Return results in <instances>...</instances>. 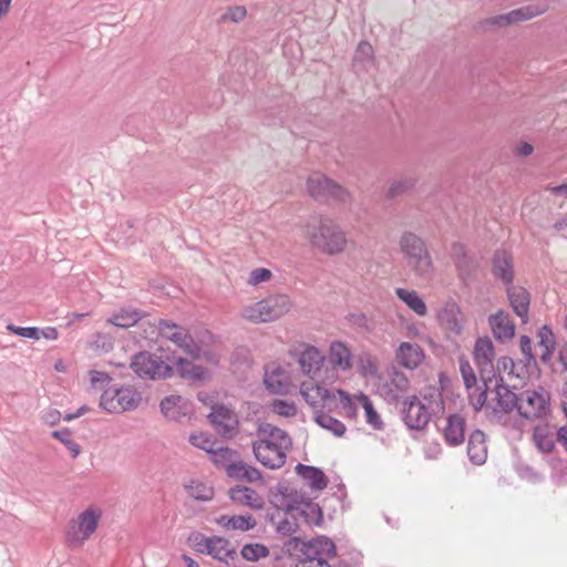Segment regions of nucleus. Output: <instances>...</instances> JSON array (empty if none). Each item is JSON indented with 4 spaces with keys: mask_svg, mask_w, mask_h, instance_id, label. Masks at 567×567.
<instances>
[{
    "mask_svg": "<svg viewBox=\"0 0 567 567\" xmlns=\"http://www.w3.org/2000/svg\"><path fill=\"white\" fill-rule=\"evenodd\" d=\"M300 235L316 251L324 256H339L349 248L347 231L328 215L316 216L300 226Z\"/></svg>",
    "mask_w": 567,
    "mask_h": 567,
    "instance_id": "obj_1",
    "label": "nucleus"
},
{
    "mask_svg": "<svg viewBox=\"0 0 567 567\" xmlns=\"http://www.w3.org/2000/svg\"><path fill=\"white\" fill-rule=\"evenodd\" d=\"M131 367L140 377L153 380L168 378L174 372L192 381H205L210 378L208 368L181 357L169 364L157 354L140 352L133 358Z\"/></svg>",
    "mask_w": 567,
    "mask_h": 567,
    "instance_id": "obj_2",
    "label": "nucleus"
},
{
    "mask_svg": "<svg viewBox=\"0 0 567 567\" xmlns=\"http://www.w3.org/2000/svg\"><path fill=\"white\" fill-rule=\"evenodd\" d=\"M256 458L271 470L285 465L287 453L292 447V440L288 433L275 425L265 423L258 429V440L254 442Z\"/></svg>",
    "mask_w": 567,
    "mask_h": 567,
    "instance_id": "obj_3",
    "label": "nucleus"
},
{
    "mask_svg": "<svg viewBox=\"0 0 567 567\" xmlns=\"http://www.w3.org/2000/svg\"><path fill=\"white\" fill-rule=\"evenodd\" d=\"M158 333L162 338L173 342L176 347L182 349L189 358L193 363L195 361H204L206 368L212 370L219 362L218 354L209 349L204 340L196 341L188 331L167 320H161L158 322Z\"/></svg>",
    "mask_w": 567,
    "mask_h": 567,
    "instance_id": "obj_4",
    "label": "nucleus"
},
{
    "mask_svg": "<svg viewBox=\"0 0 567 567\" xmlns=\"http://www.w3.org/2000/svg\"><path fill=\"white\" fill-rule=\"evenodd\" d=\"M398 245L409 272L416 280H429L434 274V264L425 241L412 231H404Z\"/></svg>",
    "mask_w": 567,
    "mask_h": 567,
    "instance_id": "obj_5",
    "label": "nucleus"
},
{
    "mask_svg": "<svg viewBox=\"0 0 567 567\" xmlns=\"http://www.w3.org/2000/svg\"><path fill=\"white\" fill-rule=\"evenodd\" d=\"M103 509L90 504L70 518L64 528V540L70 548H82L99 530Z\"/></svg>",
    "mask_w": 567,
    "mask_h": 567,
    "instance_id": "obj_6",
    "label": "nucleus"
},
{
    "mask_svg": "<svg viewBox=\"0 0 567 567\" xmlns=\"http://www.w3.org/2000/svg\"><path fill=\"white\" fill-rule=\"evenodd\" d=\"M292 301L284 293L269 295L266 298L248 303L240 310V318L251 323H269L288 315Z\"/></svg>",
    "mask_w": 567,
    "mask_h": 567,
    "instance_id": "obj_7",
    "label": "nucleus"
},
{
    "mask_svg": "<svg viewBox=\"0 0 567 567\" xmlns=\"http://www.w3.org/2000/svg\"><path fill=\"white\" fill-rule=\"evenodd\" d=\"M307 193L318 202L347 203L350 199L349 192L320 173H312L306 182Z\"/></svg>",
    "mask_w": 567,
    "mask_h": 567,
    "instance_id": "obj_8",
    "label": "nucleus"
},
{
    "mask_svg": "<svg viewBox=\"0 0 567 567\" xmlns=\"http://www.w3.org/2000/svg\"><path fill=\"white\" fill-rule=\"evenodd\" d=\"M141 401V393L131 385L110 388L102 393L100 406L110 413H123L135 410Z\"/></svg>",
    "mask_w": 567,
    "mask_h": 567,
    "instance_id": "obj_9",
    "label": "nucleus"
},
{
    "mask_svg": "<svg viewBox=\"0 0 567 567\" xmlns=\"http://www.w3.org/2000/svg\"><path fill=\"white\" fill-rule=\"evenodd\" d=\"M290 354L296 359L302 374L312 380L321 375L326 365V354L321 349L302 342L290 350Z\"/></svg>",
    "mask_w": 567,
    "mask_h": 567,
    "instance_id": "obj_10",
    "label": "nucleus"
},
{
    "mask_svg": "<svg viewBox=\"0 0 567 567\" xmlns=\"http://www.w3.org/2000/svg\"><path fill=\"white\" fill-rule=\"evenodd\" d=\"M548 9L546 3H537V4H528L511 12L494 16L485 19L482 22V28L484 30H496L501 28H505L512 24H516L519 22L528 21L533 18H536L543 13H545Z\"/></svg>",
    "mask_w": 567,
    "mask_h": 567,
    "instance_id": "obj_11",
    "label": "nucleus"
},
{
    "mask_svg": "<svg viewBox=\"0 0 567 567\" xmlns=\"http://www.w3.org/2000/svg\"><path fill=\"white\" fill-rule=\"evenodd\" d=\"M326 373L327 379L338 373H348L354 367V355L351 347L341 340H333L329 343L328 352L326 354Z\"/></svg>",
    "mask_w": 567,
    "mask_h": 567,
    "instance_id": "obj_12",
    "label": "nucleus"
},
{
    "mask_svg": "<svg viewBox=\"0 0 567 567\" xmlns=\"http://www.w3.org/2000/svg\"><path fill=\"white\" fill-rule=\"evenodd\" d=\"M299 392L306 403L313 410L316 415L324 410H331L333 390L318 383L315 379L303 381L300 384Z\"/></svg>",
    "mask_w": 567,
    "mask_h": 567,
    "instance_id": "obj_13",
    "label": "nucleus"
},
{
    "mask_svg": "<svg viewBox=\"0 0 567 567\" xmlns=\"http://www.w3.org/2000/svg\"><path fill=\"white\" fill-rule=\"evenodd\" d=\"M549 408V395L546 391L526 390L518 395V413L525 419L544 416Z\"/></svg>",
    "mask_w": 567,
    "mask_h": 567,
    "instance_id": "obj_14",
    "label": "nucleus"
},
{
    "mask_svg": "<svg viewBox=\"0 0 567 567\" xmlns=\"http://www.w3.org/2000/svg\"><path fill=\"white\" fill-rule=\"evenodd\" d=\"M437 323L447 339L460 337L464 329V315L455 302H446L436 315Z\"/></svg>",
    "mask_w": 567,
    "mask_h": 567,
    "instance_id": "obj_15",
    "label": "nucleus"
},
{
    "mask_svg": "<svg viewBox=\"0 0 567 567\" xmlns=\"http://www.w3.org/2000/svg\"><path fill=\"white\" fill-rule=\"evenodd\" d=\"M395 362L406 370H416L426 360L424 348L414 341H401L394 350Z\"/></svg>",
    "mask_w": 567,
    "mask_h": 567,
    "instance_id": "obj_16",
    "label": "nucleus"
},
{
    "mask_svg": "<svg viewBox=\"0 0 567 567\" xmlns=\"http://www.w3.org/2000/svg\"><path fill=\"white\" fill-rule=\"evenodd\" d=\"M208 419L215 431L220 435L231 437L237 433L238 416L226 405H214Z\"/></svg>",
    "mask_w": 567,
    "mask_h": 567,
    "instance_id": "obj_17",
    "label": "nucleus"
},
{
    "mask_svg": "<svg viewBox=\"0 0 567 567\" xmlns=\"http://www.w3.org/2000/svg\"><path fill=\"white\" fill-rule=\"evenodd\" d=\"M430 417L431 414L427 406H425L417 396L409 399L404 409V422L410 429H424L427 425Z\"/></svg>",
    "mask_w": 567,
    "mask_h": 567,
    "instance_id": "obj_18",
    "label": "nucleus"
},
{
    "mask_svg": "<svg viewBox=\"0 0 567 567\" xmlns=\"http://www.w3.org/2000/svg\"><path fill=\"white\" fill-rule=\"evenodd\" d=\"M209 543L208 556L227 566L236 561L237 550L229 539L221 536H212Z\"/></svg>",
    "mask_w": 567,
    "mask_h": 567,
    "instance_id": "obj_19",
    "label": "nucleus"
},
{
    "mask_svg": "<svg viewBox=\"0 0 567 567\" xmlns=\"http://www.w3.org/2000/svg\"><path fill=\"white\" fill-rule=\"evenodd\" d=\"M362 392L351 394L344 390H333V402L330 411L342 410L343 414L352 420L358 417V405H360V395Z\"/></svg>",
    "mask_w": 567,
    "mask_h": 567,
    "instance_id": "obj_20",
    "label": "nucleus"
},
{
    "mask_svg": "<svg viewBox=\"0 0 567 567\" xmlns=\"http://www.w3.org/2000/svg\"><path fill=\"white\" fill-rule=\"evenodd\" d=\"M228 495L234 503L254 511H260L265 506L264 497L255 489L247 486L237 485L231 487Z\"/></svg>",
    "mask_w": 567,
    "mask_h": 567,
    "instance_id": "obj_21",
    "label": "nucleus"
},
{
    "mask_svg": "<svg viewBox=\"0 0 567 567\" xmlns=\"http://www.w3.org/2000/svg\"><path fill=\"white\" fill-rule=\"evenodd\" d=\"M465 427V419L460 414H452L446 417L441 431L449 445L457 446L464 442Z\"/></svg>",
    "mask_w": 567,
    "mask_h": 567,
    "instance_id": "obj_22",
    "label": "nucleus"
},
{
    "mask_svg": "<svg viewBox=\"0 0 567 567\" xmlns=\"http://www.w3.org/2000/svg\"><path fill=\"white\" fill-rule=\"evenodd\" d=\"M492 333L496 340L507 341L515 334V326L509 316L504 311H498L488 318Z\"/></svg>",
    "mask_w": 567,
    "mask_h": 567,
    "instance_id": "obj_23",
    "label": "nucleus"
},
{
    "mask_svg": "<svg viewBox=\"0 0 567 567\" xmlns=\"http://www.w3.org/2000/svg\"><path fill=\"white\" fill-rule=\"evenodd\" d=\"M266 388L275 394H284L289 390L287 371L279 365L268 368L265 373Z\"/></svg>",
    "mask_w": 567,
    "mask_h": 567,
    "instance_id": "obj_24",
    "label": "nucleus"
},
{
    "mask_svg": "<svg viewBox=\"0 0 567 567\" xmlns=\"http://www.w3.org/2000/svg\"><path fill=\"white\" fill-rule=\"evenodd\" d=\"M557 432L554 426L547 423H539L533 432V441L537 449L544 453H550L555 447Z\"/></svg>",
    "mask_w": 567,
    "mask_h": 567,
    "instance_id": "obj_25",
    "label": "nucleus"
},
{
    "mask_svg": "<svg viewBox=\"0 0 567 567\" xmlns=\"http://www.w3.org/2000/svg\"><path fill=\"white\" fill-rule=\"evenodd\" d=\"M474 360L482 371H486L493 365L495 350L489 338H480L474 346Z\"/></svg>",
    "mask_w": 567,
    "mask_h": 567,
    "instance_id": "obj_26",
    "label": "nucleus"
},
{
    "mask_svg": "<svg viewBox=\"0 0 567 567\" xmlns=\"http://www.w3.org/2000/svg\"><path fill=\"white\" fill-rule=\"evenodd\" d=\"M467 455L473 464L482 465L487 458L486 436L482 431H474L470 435Z\"/></svg>",
    "mask_w": 567,
    "mask_h": 567,
    "instance_id": "obj_27",
    "label": "nucleus"
},
{
    "mask_svg": "<svg viewBox=\"0 0 567 567\" xmlns=\"http://www.w3.org/2000/svg\"><path fill=\"white\" fill-rule=\"evenodd\" d=\"M161 411L167 419L178 421L189 412V404L181 395H169L162 400Z\"/></svg>",
    "mask_w": 567,
    "mask_h": 567,
    "instance_id": "obj_28",
    "label": "nucleus"
},
{
    "mask_svg": "<svg viewBox=\"0 0 567 567\" xmlns=\"http://www.w3.org/2000/svg\"><path fill=\"white\" fill-rule=\"evenodd\" d=\"M507 295L514 312L526 322L530 301L528 291L523 287L512 286L507 289Z\"/></svg>",
    "mask_w": 567,
    "mask_h": 567,
    "instance_id": "obj_29",
    "label": "nucleus"
},
{
    "mask_svg": "<svg viewBox=\"0 0 567 567\" xmlns=\"http://www.w3.org/2000/svg\"><path fill=\"white\" fill-rule=\"evenodd\" d=\"M395 296L416 316L422 318L427 315L426 303L417 291L406 288H396Z\"/></svg>",
    "mask_w": 567,
    "mask_h": 567,
    "instance_id": "obj_30",
    "label": "nucleus"
},
{
    "mask_svg": "<svg viewBox=\"0 0 567 567\" xmlns=\"http://www.w3.org/2000/svg\"><path fill=\"white\" fill-rule=\"evenodd\" d=\"M493 410L495 412H511L518 409V396L508 389L506 385H497L495 390V398L493 399Z\"/></svg>",
    "mask_w": 567,
    "mask_h": 567,
    "instance_id": "obj_31",
    "label": "nucleus"
},
{
    "mask_svg": "<svg viewBox=\"0 0 567 567\" xmlns=\"http://www.w3.org/2000/svg\"><path fill=\"white\" fill-rule=\"evenodd\" d=\"M493 274L505 284H512L514 278L513 258L505 250L497 251L493 259Z\"/></svg>",
    "mask_w": 567,
    "mask_h": 567,
    "instance_id": "obj_32",
    "label": "nucleus"
},
{
    "mask_svg": "<svg viewBox=\"0 0 567 567\" xmlns=\"http://www.w3.org/2000/svg\"><path fill=\"white\" fill-rule=\"evenodd\" d=\"M296 472L313 489L321 491V489L326 488L328 485V480H327L324 473L317 467L298 464L296 466Z\"/></svg>",
    "mask_w": 567,
    "mask_h": 567,
    "instance_id": "obj_33",
    "label": "nucleus"
},
{
    "mask_svg": "<svg viewBox=\"0 0 567 567\" xmlns=\"http://www.w3.org/2000/svg\"><path fill=\"white\" fill-rule=\"evenodd\" d=\"M385 388L388 389V396L398 399L410 389V380L403 371L394 368L390 373Z\"/></svg>",
    "mask_w": 567,
    "mask_h": 567,
    "instance_id": "obj_34",
    "label": "nucleus"
},
{
    "mask_svg": "<svg viewBox=\"0 0 567 567\" xmlns=\"http://www.w3.org/2000/svg\"><path fill=\"white\" fill-rule=\"evenodd\" d=\"M143 318V313L133 308H122L106 320L107 323L118 328L135 326Z\"/></svg>",
    "mask_w": 567,
    "mask_h": 567,
    "instance_id": "obj_35",
    "label": "nucleus"
},
{
    "mask_svg": "<svg viewBox=\"0 0 567 567\" xmlns=\"http://www.w3.org/2000/svg\"><path fill=\"white\" fill-rule=\"evenodd\" d=\"M359 374L364 379L377 378L380 372L379 360L370 352H362L357 360Z\"/></svg>",
    "mask_w": 567,
    "mask_h": 567,
    "instance_id": "obj_36",
    "label": "nucleus"
},
{
    "mask_svg": "<svg viewBox=\"0 0 567 567\" xmlns=\"http://www.w3.org/2000/svg\"><path fill=\"white\" fill-rule=\"evenodd\" d=\"M269 413L285 419L295 417L298 414V406L293 401L282 399L272 400L268 405Z\"/></svg>",
    "mask_w": 567,
    "mask_h": 567,
    "instance_id": "obj_37",
    "label": "nucleus"
},
{
    "mask_svg": "<svg viewBox=\"0 0 567 567\" xmlns=\"http://www.w3.org/2000/svg\"><path fill=\"white\" fill-rule=\"evenodd\" d=\"M305 523L310 526H319L322 523V511L320 506L313 502H306L296 508Z\"/></svg>",
    "mask_w": 567,
    "mask_h": 567,
    "instance_id": "obj_38",
    "label": "nucleus"
},
{
    "mask_svg": "<svg viewBox=\"0 0 567 567\" xmlns=\"http://www.w3.org/2000/svg\"><path fill=\"white\" fill-rule=\"evenodd\" d=\"M360 398V405L363 408L365 413V420L367 423L372 426L374 430H382L383 429V421L379 413L375 411L372 401L370 398L361 393Z\"/></svg>",
    "mask_w": 567,
    "mask_h": 567,
    "instance_id": "obj_39",
    "label": "nucleus"
},
{
    "mask_svg": "<svg viewBox=\"0 0 567 567\" xmlns=\"http://www.w3.org/2000/svg\"><path fill=\"white\" fill-rule=\"evenodd\" d=\"M537 338L538 344L543 349L540 359L543 361H547L550 358L553 350L555 348L554 334L548 327L544 326L539 329Z\"/></svg>",
    "mask_w": 567,
    "mask_h": 567,
    "instance_id": "obj_40",
    "label": "nucleus"
},
{
    "mask_svg": "<svg viewBox=\"0 0 567 567\" xmlns=\"http://www.w3.org/2000/svg\"><path fill=\"white\" fill-rule=\"evenodd\" d=\"M315 421L322 429L332 432L337 436H341L346 432V425L341 421L328 414H324L323 412H320L317 415H315Z\"/></svg>",
    "mask_w": 567,
    "mask_h": 567,
    "instance_id": "obj_41",
    "label": "nucleus"
},
{
    "mask_svg": "<svg viewBox=\"0 0 567 567\" xmlns=\"http://www.w3.org/2000/svg\"><path fill=\"white\" fill-rule=\"evenodd\" d=\"M188 494L197 501H210L214 497V488L207 483L193 481L187 486Z\"/></svg>",
    "mask_w": 567,
    "mask_h": 567,
    "instance_id": "obj_42",
    "label": "nucleus"
},
{
    "mask_svg": "<svg viewBox=\"0 0 567 567\" xmlns=\"http://www.w3.org/2000/svg\"><path fill=\"white\" fill-rule=\"evenodd\" d=\"M269 548L264 544H246L241 548V556L248 561H257L269 556Z\"/></svg>",
    "mask_w": 567,
    "mask_h": 567,
    "instance_id": "obj_43",
    "label": "nucleus"
},
{
    "mask_svg": "<svg viewBox=\"0 0 567 567\" xmlns=\"http://www.w3.org/2000/svg\"><path fill=\"white\" fill-rule=\"evenodd\" d=\"M52 436L60 441L69 450L73 458L81 454V446L75 442V440L72 437V433L68 429L54 431Z\"/></svg>",
    "mask_w": 567,
    "mask_h": 567,
    "instance_id": "obj_44",
    "label": "nucleus"
},
{
    "mask_svg": "<svg viewBox=\"0 0 567 567\" xmlns=\"http://www.w3.org/2000/svg\"><path fill=\"white\" fill-rule=\"evenodd\" d=\"M212 455V461L218 466L225 467L227 470V465L233 462L236 457L235 451L228 447H213V451L209 452Z\"/></svg>",
    "mask_w": 567,
    "mask_h": 567,
    "instance_id": "obj_45",
    "label": "nucleus"
},
{
    "mask_svg": "<svg viewBox=\"0 0 567 567\" xmlns=\"http://www.w3.org/2000/svg\"><path fill=\"white\" fill-rule=\"evenodd\" d=\"M257 525L256 519L250 515H234L231 516L229 530L247 532Z\"/></svg>",
    "mask_w": 567,
    "mask_h": 567,
    "instance_id": "obj_46",
    "label": "nucleus"
},
{
    "mask_svg": "<svg viewBox=\"0 0 567 567\" xmlns=\"http://www.w3.org/2000/svg\"><path fill=\"white\" fill-rule=\"evenodd\" d=\"M189 442L192 443V445L200 450H204L207 453L213 451V447L215 446V441L212 439V436L203 432L192 434L189 437Z\"/></svg>",
    "mask_w": 567,
    "mask_h": 567,
    "instance_id": "obj_47",
    "label": "nucleus"
},
{
    "mask_svg": "<svg viewBox=\"0 0 567 567\" xmlns=\"http://www.w3.org/2000/svg\"><path fill=\"white\" fill-rule=\"evenodd\" d=\"M210 538L200 533H194L188 537V543L197 553L207 555Z\"/></svg>",
    "mask_w": 567,
    "mask_h": 567,
    "instance_id": "obj_48",
    "label": "nucleus"
},
{
    "mask_svg": "<svg viewBox=\"0 0 567 567\" xmlns=\"http://www.w3.org/2000/svg\"><path fill=\"white\" fill-rule=\"evenodd\" d=\"M497 371L502 379L507 378L508 380H512L514 377H517V374H515V362L513 359L507 357L498 359Z\"/></svg>",
    "mask_w": 567,
    "mask_h": 567,
    "instance_id": "obj_49",
    "label": "nucleus"
},
{
    "mask_svg": "<svg viewBox=\"0 0 567 567\" xmlns=\"http://www.w3.org/2000/svg\"><path fill=\"white\" fill-rule=\"evenodd\" d=\"M271 271L267 268H256L250 271L247 282L251 286H257L261 282L269 281L271 279Z\"/></svg>",
    "mask_w": 567,
    "mask_h": 567,
    "instance_id": "obj_50",
    "label": "nucleus"
},
{
    "mask_svg": "<svg viewBox=\"0 0 567 567\" xmlns=\"http://www.w3.org/2000/svg\"><path fill=\"white\" fill-rule=\"evenodd\" d=\"M247 16V10L243 6L231 7L227 10L225 14L221 17V21H231V22H240Z\"/></svg>",
    "mask_w": 567,
    "mask_h": 567,
    "instance_id": "obj_51",
    "label": "nucleus"
},
{
    "mask_svg": "<svg viewBox=\"0 0 567 567\" xmlns=\"http://www.w3.org/2000/svg\"><path fill=\"white\" fill-rule=\"evenodd\" d=\"M90 384L93 389H101L111 381L109 373L103 371L91 370L89 372Z\"/></svg>",
    "mask_w": 567,
    "mask_h": 567,
    "instance_id": "obj_52",
    "label": "nucleus"
},
{
    "mask_svg": "<svg viewBox=\"0 0 567 567\" xmlns=\"http://www.w3.org/2000/svg\"><path fill=\"white\" fill-rule=\"evenodd\" d=\"M470 403L475 411L481 410L487 400V393L485 390L475 389L472 393L468 394Z\"/></svg>",
    "mask_w": 567,
    "mask_h": 567,
    "instance_id": "obj_53",
    "label": "nucleus"
},
{
    "mask_svg": "<svg viewBox=\"0 0 567 567\" xmlns=\"http://www.w3.org/2000/svg\"><path fill=\"white\" fill-rule=\"evenodd\" d=\"M460 370L464 380V384L467 389L473 388L476 384V375L468 362H462Z\"/></svg>",
    "mask_w": 567,
    "mask_h": 567,
    "instance_id": "obj_54",
    "label": "nucleus"
},
{
    "mask_svg": "<svg viewBox=\"0 0 567 567\" xmlns=\"http://www.w3.org/2000/svg\"><path fill=\"white\" fill-rule=\"evenodd\" d=\"M247 464L244 462H236L235 458L230 464L227 465L226 473L228 476L234 478H243L244 480V472L246 470Z\"/></svg>",
    "mask_w": 567,
    "mask_h": 567,
    "instance_id": "obj_55",
    "label": "nucleus"
},
{
    "mask_svg": "<svg viewBox=\"0 0 567 567\" xmlns=\"http://www.w3.org/2000/svg\"><path fill=\"white\" fill-rule=\"evenodd\" d=\"M61 412L58 411L56 409H47L43 411L42 415H41V420L43 421V423L50 425V426H53V425H56L60 420H61Z\"/></svg>",
    "mask_w": 567,
    "mask_h": 567,
    "instance_id": "obj_56",
    "label": "nucleus"
},
{
    "mask_svg": "<svg viewBox=\"0 0 567 567\" xmlns=\"http://www.w3.org/2000/svg\"><path fill=\"white\" fill-rule=\"evenodd\" d=\"M453 254H454V257H455V265L456 267L462 270L463 268H465L468 264V258L467 256L465 255L464 252V248L462 245H454L453 246Z\"/></svg>",
    "mask_w": 567,
    "mask_h": 567,
    "instance_id": "obj_57",
    "label": "nucleus"
},
{
    "mask_svg": "<svg viewBox=\"0 0 567 567\" xmlns=\"http://www.w3.org/2000/svg\"><path fill=\"white\" fill-rule=\"evenodd\" d=\"M519 347L522 353L525 355L526 361L529 363L535 360L532 351V340L527 336H522L519 339Z\"/></svg>",
    "mask_w": 567,
    "mask_h": 567,
    "instance_id": "obj_58",
    "label": "nucleus"
},
{
    "mask_svg": "<svg viewBox=\"0 0 567 567\" xmlns=\"http://www.w3.org/2000/svg\"><path fill=\"white\" fill-rule=\"evenodd\" d=\"M296 567H330V565L321 557H308L300 560Z\"/></svg>",
    "mask_w": 567,
    "mask_h": 567,
    "instance_id": "obj_59",
    "label": "nucleus"
},
{
    "mask_svg": "<svg viewBox=\"0 0 567 567\" xmlns=\"http://www.w3.org/2000/svg\"><path fill=\"white\" fill-rule=\"evenodd\" d=\"M244 480L249 483H255L262 480L261 473L256 468L247 464L244 472Z\"/></svg>",
    "mask_w": 567,
    "mask_h": 567,
    "instance_id": "obj_60",
    "label": "nucleus"
},
{
    "mask_svg": "<svg viewBox=\"0 0 567 567\" xmlns=\"http://www.w3.org/2000/svg\"><path fill=\"white\" fill-rule=\"evenodd\" d=\"M17 334L24 338H30L34 340L40 339V330L35 327H19V331H17Z\"/></svg>",
    "mask_w": 567,
    "mask_h": 567,
    "instance_id": "obj_61",
    "label": "nucleus"
},
{
    "mask_svg": "<svg viewBox=\"0 0 567 567\" xmlns=\"http://www.w3.org/2000/svg\"><path fill=\"white\" fill-rule=\"evenodd\" d=\"M534 152V146L528 142H519L515 147V153L519 156L527 157Z\"/></svg>",
    "mask_w": 567,
    "mask_h": 567,
    "instance_id": "obj_62",
    "label": "nucleus"
},
{
    "mask_svg": "<svg viewBox=\"0 0 567 567\" xmlns=\"http://www.w3.org/2000/svg\"><path fill=\"white\" fill-rule=\"evenodd\" d=\"M41 336L48 340H56L59 338V331L54 327H48L40 331V337Z\"/></svg>",
    "mask_w": 567,
    "mask_h": 567,
    "instance_id": "obj_63",
    "label": "nucleus"
},
{
    "mask_svg": "<svg viewBox=\"0 0 567 567\" xmlns=\"http://www.w3.org/2000/svg\"><path fill=\"white\" fill-rule=\"evenodd\" d=\"M557 441L560 442L567 451V425L557 431Z\"/></svg>",
    "mask_w": 567,
    "mask_h": 567,
    "instance_id": "obj_64",
    "label": "nucleus"
}]
</instances>
